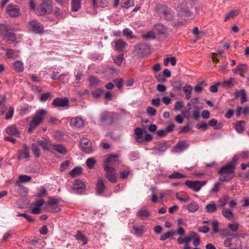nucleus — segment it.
<instances>
[{
	"mask_svg": "<svg viewBox=\"0 0 249 249\" xmlns=\"http://www.w3.org/2000/svg\"><path fill=\"white\" fill-rule=\"evenodd\" d=\"M47 113V111L43 109L37 110L30 123L28 131L31 133L35 128L38 126L43 121V116Z\"/></svg>",
	"mask_w": 249,
	"mask_h": 249,
	"instance_id": "f257e3e1",
	"label": "nucleus"
},
{
	"mask_svg": "<svg viewBox=\"0 0 249 249\" xmlns=\"http://www.w3.org/2000/svg\"><path fill=\"white\" fill-rule=\"evenodd\" d=\"M234 169L227 164L222 166L218 172L220 175L219 180L227 181L231 180L234 176Z\"/></svg>",
	"mask_w": 249,
	"mask_h": 249,
	"instance_id": "f03ea898",
	"label": "nucleus"
},
{
	"mask_svg": "<svg viewBox=\"0 0 249 249\" xmlns=\"http://www.w3.org/2000/svg\"><path fill=\"white\" fill-rule=\"evenodd\" d=\"M52 10L51 1L50 0H47L35 10V12L37 16H40L47 14H50Z\"/></svg>",
	"mask_w": 249,
	"mask_h": 249,
	"instance_id": "7ed1b4c3",
	"label": "nucleus"
},
{
	"mask_svg": "<svg viewBox=\"0 0 249 249\" xmlns=\"http://www.w3.org/2000/svg\"><path fill=\"white\" fill-rule=\"evenodd\" d=\"M103 168L106 172L105 176L108 180L112 183L116 182L117 178L114 168L109 167L107 165H103Z\"/></svg>",
	"mask_w": 249,
	"mask_h": 249,
	"instance_id": "20e7f679",
	"label": "nucleus"
},
{
	"mask_svg": "<svg viewBox=\"0 0 249 249\" xmlns=\"http://www.w3.org/2000/svg\"><path fill=\"white\" fill-rule=\"evenodd\" d=\"M29 29L36 34H41L44 32L43 25L36 20L31 21L29 23Z\"/></svg>",
	"mask_w": 249,
	"mask_h": 249,
	"instance_id": "39448f33",
	"label": "nucleus"
},
{
	"mask_svg": "<svg viewBox=\"0 0 249 249\" xmlns=\"http://www.w3.org/2000/svg\"><path fill=\"white\" fill-rule=\"evenodd\" d=\"M80 148L86 153H90L93 151L91 142L86 138H82L79 142Z\"/></svg>",
	"mask_w": 249,
	"mask_h": 249,
	"instance_id": "423d86ee",
	"label": "nucleus"
},
{
	"mask_svg": "<svg viewBox=\"0 0 249 249\" xmlns=\"http://www.w3.org/2000/svg\"><path fill=\"white\" fill-rule=\"evenodd\" d=\"M193 8L191 3L182 4L179 8V14L181 17H189L191 16V9Z\"/></svg>",
	"mask_w": 249,
	"mask_h": 249,
	"instance_id": "0eeeda50",
	"label": "nucleus"
},
{
	"mask_svg": "<svg viewBox=\"0 0 249 249\" xmlns=\"http://www.w3.org/2000/svg\"><path fill=\"white\" fill-rule=\"evenodd\" d=\"M158 13L161 18L166 20H170L172 19L173 16L170 12L169 8L164 5H160L158 6Z\"/></svg>",
	"mask_w": 249,
	"mask_h": 249,
	"instance_id": "6e6552de",
	"label": "nucleus"
},
{
	"mask_svg": "<svg viewBox=\"0 0 249 249\" xmlns=\"http://www.w3.org/2000/svg\"><path fill=\"white\" fill-rule=\"evenodd\" d=\"M206 183V181H194L187 180L185 182L186 185L189 188L195 192H198L201 187Z\"/></svg>",
	"mask_w": 249,
	"mask_h": 249,
	"instance_id": "1a4fd4ad",
	"label": "nucleus"
},
{
	"mask_svg": "<svg viewBox=\"0 0 249 249\" xmlns=\"http://www.w3.org/2000/svg\"><path fill=\"white\" fill-rule=\"evenodd\" d=\"M135 51L139 56L143 57L149 53V48L146 44L140 43L135 46Z\"/></svg>",
	"mask_w": 249,
	"mask_h": 249,
	"instance_id": "9d476101",
	"label": "nucleus"
},
{
	"mask_svg": "<svg viewBox=\"0 0 249 249\" xmlns=\"http://www.w3.org/2000/svg\"><path fill=\"white\" fill-rule=\"evenodd\" d=\"M168 147L167 142H160L153 148V154L156 155H161L167 149Z\"/></svg>",
	"mask_w": 249,
	"mask_h": 249,
	"instance_id": "9b49d317",
	"label": "nucleus"
},
{
	"mask_svg": "<svg viewBox=\"0 0 249 249\" xmlns=\"http://www.w3.org/2000/svg\"><path fill=\"white\" fill-rule=\"evenodd\" d=\"M69 99L66 98H56L52 104L55 107H68L69 106Z\"/></svg>",
	"mask_w": 249,
	"mask_h": 249,
	"instance_id": "f8f14e48",
	"label": "nucleus"
},
{
	"mask_svg": "<svg viewBox=\"0 0 249 249\" xmlns=\"http://www.w3.org/2000/svg\"><path fill=\"white\" fill-rule=\"evenodd\" d=\"M6 12L10 17L15 18L19 15V9L18 6L11 3L7 6Z\"/></svg>",
	"mask_w": 249,
	"mask_h": 249,
	"instance_id": "ddd939ff",
	"label": "nucleus"
},
{
	"mask_svg": "<svg viewBox=\"0 0 249 249\" xmlns=\"http://www.w3.org/2000/svg\"><path fill=\"white\" fill-rule=\"evenodd\" d=\"M30 158L29 148L27 144H23V148L18 151V160L22 159H26L28 160Z\"/></svg>",
	"mask_w": 249,
	"mask_h": 249,
	"instance_id": "4468645a",
	"label": "nucleus"
},
{
	"mask_svg": "<svg viewBox=\"0 0 249 249\" xmlns=\"http://www.w3.org/2000/svg\"><path fill=\"white\" fill-rule=\"evenodd\" d=\"M119 163L118 156L117 155H108L105 160L103 165H107L110 167V166H116Z\"/></svg>",
	"mask_w": 249,
	"mask_h": 249,
	"instance_id": "2eb2a0df",
	"label": "nucleus"
},
{
	"mask_svg": "<svg viewBox=\"0 0 249 249\" xmlns=\"http://www.w3.org/2000/svg\"><path fill=\"white\" fill-rule=\"evenodd\" d=\"M189 145L186 140H179L177 144L174 147V151L176 153H181L187 149Z\"/></svg>",
	"mask_w": 249,
	"mask_h": 249,
	"instance_id": "dca6fc26",
	"label": "nucleus"
},
{
	"mask_svg": "<svg viewBox=\"0 0 249 249\" xmlns=\"http://www.w3.org/2000/svg\"><path fill=\"white\" fill-rule=\"evenodd\" d=\"M147 229L144 225L134 226L132 228V233L136 236H142L145 232Z\"/></svg>",
	"mask_w": 249,
	"mask_h": 249,
	"instance_id": "f3484780",
	"label": "nucleus"
},
{
	"mask_svg": "<svg viewBox=\"0 0 249 249\" xmlns=\"http://www.w3.org/2000/svg\"><path fill=\"white\" fill-rule=\"evenodd\" d=\"M38 144L44 150L51 151L52 144L49 138H44L42 140L37 141Z\"/></svg>",
	"mask_w": 249,
	"mask_h": 249,
	"instance_id": "a211bd4d",
	"label": "nucleus"
},
{
	"mask_svg": "<svg viewBox=\"0 0 249 249\" xmlns=\"http://www.w3.org/2000/svg\"><path fill=\"white\" fill-rule=\"evenodd\" d=\"M73 190L76 193H81L85 191V184L80 180H76L73 185Z\"/></svg>",
	"mask_w": 249,
	"mask_h": 249,
	"instance_id": "6ab92c4d",
	"label": "nucleus"
},
{
	"mask_svg": "<svg viewBox=\"0 0 249 249\" xmlns=\"http://www.w3.org/2000/svg\"><path fill=\"white\" fill-rule=\"evenodd\" d=\"M113 117L111 113L107 112L102 113L100 117V121L104 124H109L112 122Z\"/></svg>",
	"mask_w": 249,
	"mask_h": 249,
	"instance_id": "aec40b11",
	"label": "nucleus"
},
{
	"mask_svg": "<svg viewBox=\"0 0 249 249\" xmlns=\"http://www.w3.org/2000/svg\"><path fill=\"white\" fill-rule=\"evenodd\" d=\"M151 212L147 209L141 208L137 212V216L141 219L144 220L151 215Z\"/></svg>",
	"mask_w": 249,
	"mask_h": 249,
	"instance_id": "412c9836",
	"label": "nucleus"
},
{
	"mask_svg": "<svg viewBox=\"0 0 249 249\" xmlns=\"http://www.w3.org/2000/svg\"><path fill=\"white\" fill-rule=\"evenodd\" d=\"M51 152L55 154L56 152H58L61 154H65L67 150L65 147L61 144H52Z\"/></svg>",
	"mask_w": 249,
	"mask_h": 249,
	"instance_id": "4be33fe9",
	"label": "nucleus"
},
{
	"mask_svg": "<svg viewBox=\"0 0 249 249\" xmlns=\"http://www.w3.org/2000/svg\"><path fill=\"white\" fill-rule=\"evenodd\" d=\"M84 124L83 120L79 117L72 118L70 120L71 125L77 128L82 127Z\"/></svg>",
	"mask_w": 249,
	"mask_h": 249,
	"instance_id": "5701e85b",
	"label": "nucleus"
},
{
	"mask_svg": "<svg viewBox=\"0 0 249 249\" xmlns=\"http://www.w3.org/2000/svg\"><path fill=\"white\" fill-rule=\"evenodd\" d=\"M105 188L104 180L102 178H99L96 184L97 194L98 195H102L104 193Z\"/></svg>",
	"mask_w": 249,
	"mask_h": 249,
	"instance_id": "b1692460",
	"label": "nucleus"
},
{
	"mask_svg": "<svg viewBox=\"0 0 249 249\" xmlns=\"http://www.w3.org/2000/svg\"><path fill=\"white\" fill-rule=\"evenodd\" d=\"M154 30L158 32L159 35H162L163 36H167V29L165 26L161 24H156L154 26Z\"/></svg>",
	"mask_w": 249,
	"mask_h": 249,
	"instance_id": "393cba45",
	"label": "nucleus"
},
{
	"mask_svg": "<svg viewBox=\"0 0 249 249\" xmlns=\"http://www.w3.org/2000/svg\"><path fill=\"white\" fill-rule=\"evenodd\" d=\"M217 206H216L214 201H211L205 206V210L208 213H212L216 212L217 210Z\"/></svg>",
	"mask_w": 249,
	"mask_h": 249,
	"instance_id": "a878e982",
	"label": "nucleus"
},
{
	"mask_svg": "<svg viewBox=\"0 0 249 249\" xmlns=\"http://www.w3.org/2000/svg\"><path fill=\"white\" fill-rule=\"evenodd\" d=\"M182 89H183V91L185 94V99L187 100L190 99L191 97V95H192V90H193V87L189 84H186L183 87Z\"/></svg>",
	"mask_w": 249,
	"mask_h": 249,
	"instance_id": "bb28decb",
	"label": "nucleus"
},
{
	"mask_svg": "<svg viewBox=\"0 0 249 249\" xmlns=\"http://www.w3.org/2000/svg\"><path fill=\"white\" fill-rule=\"evenodd\" d=\"M186 208L190 213H195L199 209V205L196 201H192L187 205Z\"/></svg>",
	"mask_w": 249,
	"mask_h": 249,
	"instance_id": "cd10ccee",
	"label": "nucleus"
},
{
	"mask_svg": "<svg viewBox=\"0 0 249 249\" xmlns=\"http://www.w3.org/2000/svg\"><path fill=\"white\" fill-rule=\"evenodd\" d=\"M4 37L5 38L6 41L8 44H12L14 43L17 39L16 35L14 33L11 32L8 33Z\"/></svg>",
	"mask_w": 249,
	"mask_h": 249,
	"instance_id": "c85d7f7f",
	"label": "nucleus"
},
{
	"mask_svg": "<svg viewBox=\"0 0 249 249\" xmlns=\"http://www.w3.org/2000/svg\"><path fill=\"white\" fill-rule=\"evenodd\" d=\"M126 43L123 40L119 39L115 42V49L119 52H121L125 48Z\"/></svg>",
	"mask_w": 249,
	"mask_h": 249,
	"instance_id": "c756f323",
	"label": "nucleus"
},
{
	"mask_svg": "<svg viewBox=\"0 0 249 249\" xmlns=\"http://www.w3.org/2000/svg\"><path fill=\"white\" fill-rule=\"evenodd\" d=\"M245 122L243 121H240L235 123V129L237 133H241L245 129Z\"/></svg>",
	"mask_w": 249,
	"mask_h": 249,
	"instance_id": "7c9ffc66",
	"label": "nucleus"
},
{
	"mask_svg": "<svg viewBox=\"0 0 249 249\" xmlns=\"http://www.w3.org/2000/svg\"><path fill=\"white\" fill-rule=\"evenodd\" d=\"M31 180V177L30 176L25 175H20L18 178V179L16 182V185H18L21 182H28Z\"/></svg>",
	"mask_w": 249,
	"mask_h": 249,
	"instance_id": "2f4dec72",
	"label": "nucleus"
},
{
	"mask_svg": "<svg viewBox=\"0 0 249 249\" xmlns=\"http://www.w3.org/2000/svg\"><path fill=\"white\" fill-rule=\"evenodd\" d=\"M247 66L245 64H240L236 66V68L233 70V72L235 74L240 72H245L247 70Z\"/></svg>",
	"mask_w": 249,
	"mask_h": 249,
	"instance_id": "473e14b6",
	"label": "nucleus"
},
{
	"mask_svg": "<svg viewBox=\"0 0 249 249\" xmlns=\"http://www.w3.org/2000/svg\"><path fill=\"white\" fill-rule=\"evenodd\" d=\"M14 69L18 72H21L24 70V64L19 61L17 60L14 63Z\"/></svg>",
	"mask_w": 249,
	"mask_h": 249,
	"instance_id": "72a5a7b5",
	"label": "nucleus"
},
{
	"mask_svg": "<svg viewBox=\"0 0 249 249\" xmlns=\"http://www.w3.org/2000/svg\"><path fill=\"white\" fill-rule=\"evenodd\" d=\"M239 13V10H234L229 12L225 16L224 21H227L228 20L232 18L237 16Z\"/></svg>",
	"mask_w": 249,
	"mask_h": 249,
	"instance_id": "f704fd0d",
	"label": "nucleus"
},
{
	"mask_svg": "<svg viewBox=\"0 0 249 249\" xmlns=\"http://www.w3.org/2000/svg\"><path fill=\"white\" fill-rule=\"evenodd\" d=\"M71 10L73 12H77L80 9L81 6V2L80 0H71Z\"/></svg>",
	"mask_w": 249,
	"mask_h": 249,
	"instance_id": "c9c22d12",
	"label": "nucleus"
},
{
	"mask_svg": "<svg viewBox=\"0 0 249 249\" xmlns=\"http://www.w3.org/2000/svg\"><path fill=\"white\" fill-rule=\"evenodd\" d=\"M10 26L4 24H0V33L4 37L10 32Z\"/></svg>",
	"mask_w": 249,
	"mask_h": 249,
	"instance_id": "e433bc0d",
	"label": "nucleus"
},
{
	"mask_svg": "<svg viewBox=\"0 0 249 249\" xmlns=\"http://www.w3.org/2000/svg\"><path fill=\"white\" fill-rule=\"evenodd\" d=\"M6 131L7 134L10 135H17L18 134V131L15 125H12L8 127L6 129Z\"/></svg>",
	"mask_w": 249,
	"mask_h": 249,
	"instance_id": "4c0bfd02",
	"label": "nucleus"
},
{
	"mask_svg": "<svg viewBox=\"0 0 249 249\" xmlns=\"http://www.w3.org/2000/svg\"><path fill=\"white\" fill-rule=\"evenodd\" d=\"M235 94L236 97H238L239 95L241 96V103L242 104H243L247 101V94L244 89H241L239 92H236Z\"/></svg>",
	"mask_w": 249,
	"mask_h": 249,
	"instance_id": "58836bf2",
	"label": "nucleus"
},
{
	"mask_svg": "<svg viewBox=\"0 0 249 249\" xmlns=\"http://www.w3.org/2000/svg\"><path fill=\"white\" fill-rule=\"evenodd\" d=\"M83 169L80 166H77L73 168L69 173L71 177H74L79 175L82 173Z\"/></svg>",
	"mask_w": 249,
	"mask_h": 249,
	"instance_id": "ea45409f",
	"label": "nucleus"
},
{
	"mask_svg": "<svg viewBox=\"0 0 249 249\" xmlns=\"http://www.w3.org/2000/svg\"><path fill=\"white\" fill-rule=\"evenodd\" d=\"M175 234V231H170L166 232V233L162 234L160 236V239L161 241H165L167 239H169L170 237L174 236Z\"/></svg>",
	"mask_w": 249,
	"mask_h": 249,
	"instance_id": "a19ab883",
	"label": "nucleus"
},
{
	"mask_svg": "<svg viewBox=\"0 0 249 249\" xmlns=\"http://www.w3.org/2000/svg\"><path fill=\"white\" fill-rule=\"evenodd\" d=\"M143 39L147 40L153 39L156 38V36L154 32L150 31L142 35Z\"/></svg>",
	"mask_w": 249,
	"mask_h": 249,
	"instance_id": "79ce46f5",
	"label": "nucleus"
},
{
	"mask_svg": "<svg viewBox=\"0 0 249 249\" xmlns=\"http://www.w3.org/2000/svg\"><path fill=\"white\" fill-rule=\"evenodd\" d=\"M239 158L240 156L235 155L232 158L231 162L229 163H227V164L229 166H230L231 167L235 169L237 165V161H238Z\"/></svg>",
	"mask_w": 249,
	"mask_h": 249,
	"instance_id": "37998d69",
	"label": "nucleus"
},
{
	"mask_svg": "<svg viewBox=\"0 0 249 249\" xmlns=\"http://www.w3.org/2000/svg\"><path fill=\"white\" fill-rule=\"evenodd\" d=\"M32 150L35 156V157L37 158H38L40 156V151L39 146L35 144H32Z\"/></svg>",
	"mask_w": 249,
	"mask_h": 249,
	"instance_id": "c03bdc74",
	"label": "nucleus"
},
{
	"mask_svg": "<svg viewBox=\"0 0 249 249\" xmlns=\"http://www.w3.org/2000/svg\"><path fill=\"white\" fill-rule=\"evenodd\" d=\"M185 177V176L178 172H174L172 174L168 176V178L171 179H180Z\"/></svg>",
	"mask_w": 249,
	"mask_h": 249,
	"instance_id": "a18cd8bd",
	"label": "nucleus"
},
{
	"mask_svg": "<svg viewBox=\"0 0 249 249\" xmlns=\"http://www.w3.org/2000/svg\"><path fill=\"white\" fill-rule=\"evenodd\" d=\"M169 62L172 66H175L177 63L176 58L175 57H167L163 60V64L165 66H167Z\"/></svg>",
	"mask_w": 249,
	"mask_h": 249,
	"instance_id": "49530a36",
	"label": "nucleus"
},
{
	"mask_svg": "<svg viewBox=\"0 0 249 249\" xmlns=\"http://www.w3.org/2000/svg\"><path fill=\"white\" fill-rule=\"evenodd\" d=\"M122 7L124 8H128L134 6V2L133 0H122Z\"/></svg>",
	"mask_w": 249,
	"mask_h": 249,
	"instance_id": "de8ad7c7",
	"label": "nucleus"
},
{
	"mask_svg": "<svg viewBox=\"0 0 249 249\" xmlns=\"http://www.w3.org/2000/svg\"><path fill=\"white\" fill-rule=\"evenodd\" d=\"M217 123H218V122L216 119H213L209 121L208 125H210V126H213V127L214 126L215 127L214 128H215V129L221 128L222 126V124H218L217 125Z\"/></svg>",
	"mask_w": 249,
	"mask_h": 249,
	"instance_id": "09e8293b",
	"label": "nucleus"
},
{
	"mask_svg": "<svg viewBox=\"0 0 249 249\" xmlns=\"http://www.w3.org/2000/svg\"><path fill=\"white\" fill-rule=\"evenodd\" d=\"M76 239L79 241L82 242L84 245L87 244V240L85 236H84L80 231H78L75 235Z\"/></svg>",
	"mask_w": 249,
	"mask_h": 249,
	"instance_id": "8fccbe9b",
	"label": "nucleus"
},
{
	"mask_svg": "<svg viewBox=\"0 0 249 249\" xmlns=\"http://www.w3.org/2000/svg\"><path fill=\"white\" fill-rule=\"evenodd\" d=\"M223 216L229 220L231 219L233 217V213L229 209H226L222 211Z\"/></svg>",
	"mask_w": 249,
	"mask_h": 249,
	"instance_id": "3c124183",
	"label": "nucleus"
},
{
	"mask_svg": "<svg viewBox=\"0 0 249 249\" xmlns=\"http://www.w3.org/2000/svg\"><path fill=\"white\" fill-rule=\"evenodd\" d=\"M17 185L18 186V191L21 196H25L28 194V190L26 187L20 184Z\"/></svg>",
	"mask_w": 249,
	"mask_h": 249,
	"instance_id": "603ef678",
	"label": "nucleus"
},
{
	"mask_svg": "<svg viewBox=\"0 0 249 249\" xmlns=\"http://www.w3.org/2000/svg\"><path fill=\"white\" fill-rule=\"evenodd\" d=\"M228 227L233 232H236L238 230L239 227V224L238 222L234 223H229L228 225Z\"/></svg>",
	"mask_w": 249,
	"mask_h": 249,
	"instance_id": "864d4df0",
	"label": "nucleus"
},
{
	"mask_svg": "<svg viewBox=\"0 0 249 249\" xmlns=\"http://www.w3.org/2000/svg\"><path fill=\"white\" fill-rule=\"evenodd\" d=\"M124 59V54H120L116 56H115L113 60L115 63H116L118 66H120L122 64L123 62V60Z\"/></svg>",
	"mask_w": 249,
	"mask_h": 249,
	"instance_id": "5fc2aeb1",
	"label": "nucleus"
},
{
	"mask_svg": "<svg viewBox=\"0 0 249 249\" xmlns=\"http://www.w3.org/2000/svg\"><path fill=\"white\" fill-rule=\"evenodd\" d=\"M96 162V160H95L93 158H89L86 160L87 166L89 169H92Z\"/></svg>",
	"mask_w": 249,
	"mask_h": 249,
	"instance_id": "6e6d98bb",
	"label": "nucleus"
},
{
	"mask_svg": "<svg viewBox=\"0 0 249 249\" xmlns=\"http://www.w3.org/2000/svg\"><path fill=\"white\" fill-rule=\"evenodd\" d=\"M48 211L52 213H56L60 211V208L57 205L46 206Z\"/></svg>",
	"mask_w": 249,
	"mask_h": 249,
	"instance_id": "4d7b16f0",
	"label": "nucleus"
},
{
	"mask_svg": "<svg viewBox=\"0 0 249 249\" xmlns=\"http://www.w3.org/2000/svg\"><path fill=\"white\" fill-rule=\"evenodd\" d=\"M176 198L181 202H188L190 200V198L188 196H181L178 193L176 194Z\"/></svg>",
	"mask_w": 249,
	"mask_h": 249,
	"instance_id": "13d9d810",
	"label": "nucleus"
},
{
	"mask_svg": "<svg viewBox=\"0 0 249 249\" xmlns=\"http://www.w3.org/2000/svg\"><path fill=\"white\" fill-rule=\"evenodd\" d=\"M223 235L225 237L227 236H231V237L236 238L240 236V234L239 233H231L228 230H225L223 231Z\"/></svg>",
	"mask_w": 249,
	"mask_h": 249,
	"instance_id": "bf43d9fd",
	"label": "nucleus"
},
{
	"mask_svg": "<svg viewBox=\"0 0 249 249\" xmlns=\"http://www.w3.org/2000/svg\"><path fill=\"white\" fill-rule=\"evenodd\" d=\"M194 108L193 117L195 120H197L200 117V108L198 106H194Z\"/></svg>",
	"mask_w": 249,
	"mask_h": 249,
	"instance_id": "052dcab7",
	"label": "nucleus"
},
{
	"mask_svg": "<svg viewBox=\"0 0 249 249\" xmlns=\"http://www.w3.org/2000/svg\"><path fill=\"white\" fill-rule=\"evenodd\" d=\"M89 81L91 86H95L97 85L100 81L96 77L93 76L89 78Z\"/></svg>",
	"mask_w": 249,
	"mask_h": 249,
	"instance_id": "680f3d73",
	"label": "nucleus"
},
{
	"mask_svg": "<svg viewBox=\"0 0 249 249\" xmlns=\"http://www.w3.org/2000/svg\"><path fill=\"white\" fill-rule=\"evenodd\" d=\"M17 216H22L24 217L29 222H33L35 220L33 218L32 216L28 215L25 213H18Z\"/></svg>",
	"mask_w": 249,
	"mask_h": 249,
	"instance_id": "e2e57ef3",
	"label": "nucleus"
},
{
	"mask_svg": "<svg viewBox=\"0 0 249 249\" xmlns=\"http://www.w3.org/2000/svg\"><path fill=\"white\" fill-rule=\"evenodd\" d=\"M220 185V182H215L213 188L211 189L210 192L211 193H217L219 191Z\"/></svg>",
	"mask_w": 249,
	"mask_h": 249,
	"instance_id": "0e129e2a",
	"label": "nucleus"
},
{
	"mask_svg": "<svg viewBox=\"0 0 249 249\" xmlns=\"http://www.w3.org/2000/svg\"><path fill=\"white\" fill-rule=\"evenodd\" d=\"M212 227L214 233H217L219 231V223L217 220H214L212 222Z\"/></svg>",
	"mask_w": 249,
	"mask_h": 249,
	"instance_id": "69168bd1",
	"label": "nucleus"
},
{
	"mask_svg": "<svg viewBox=\"0 0 249 249\" xmlns=\"http://www.w3.org/2000/svg\"><path fill=\"white\" fill-rule=\"evenodd\" d=\"M47 195V190L44 186L41 187L40 189L37 192L36 196H37L41 197L45 196Z\"/></svg>",
	"mask_w": 249,
	"mask_h": 249,
	"instance_id": "338daca9",
	"label": "nucleus"
},
{
	"mask_svg": "<svg viewBox=\"0 0 249 249\" xmlns=\"http://www.w3.org/2000/svg\"><path fill=\"white\" fill-rule=\"evenodd\" d=\"M52 96V94L50 92H46L42 94L40 97V101L42 102L46 101L49 98Z\"/></svg>",
	"mask_w": 249,
	"mask_h": 249,
	"instance_id": "774afa93",
	"label": "nucleus"
}]
</instances>
